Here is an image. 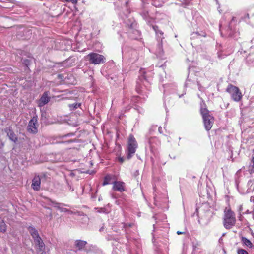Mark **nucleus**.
Masks as SVG:
<instances>
[{
	"label": "nucleus",
	"instance_id": "1",
	"mask_svg": "<svg viewBox=\"0 0 254 254\" xmlns=\"http://www.w3.org/2000/svg\"><path fill=\"white\" fill-rule=\"evenodd\" d=\"M236 223L235 215L229 208H226L224 210L223 218L224 226L226 229H230L235 225Z\"/></svg>",
	"mask_w": 254,
	"mask_h": 254
},
{
	"label": "nucleus",
	"instance_id": "2",
	"mask_svg": "<svg viewBox=\"0 0 254 254\" xmlns=\"http://www.w3.org/2000/svg\"><path fill=\"white\" fill-rule=\"evenodd\" d=\"M201 114L203 119L205 128L206 130H209L214 123V118L209 114V111L205 108L201 107Z\"/></svg>",
	"mask_w": 254,
	"mask_h": 254
},
{
	"label": "nucleus",
	"instance_id": "3",
	"mask_svg": "<svg viewBox=\"0 0 254 254\" xmlns=\"http://www.w3.org/2000/svg\"><path fill=\"white\" fill-rule=\"evenodd\" d=\"M86 60H88L90 64H99L105 62L106 58L104 56L96 53H91L85 57Z\"/></svg>",
	"mask_w": 254,
	"mask_h": 254
},
{
	"label": "nucleus",
	"instance_id": "4",
	"mask_svg": "<svg viewBox=\"0 0 254 254\" xmlns=\"http://www.w3.org/2000/svg\"><path fill=\"white\" fill-rule=\"evenodd\" d=\"M137 143L135 138L131 135H129L127 143V158L130 159L136 151Z\"/></svg>",
	"mask_w": 254,
	"mask_h": 254
},
{
	"label": "nucleus",
	"instance_id": "5",
	"mask_svg": "<svg viewBox=\"0 0 254 254\" xmlns=\"http://www.w3.org/2000/svg\"><path fill=\"white\" fill-rule=\"evenodd\" d=\"M227 91L231 95L234 101L238 102L241 100L242 94L237 87L229 85L227 88Z\"/></svg>",
	"mask_w": 254,
	"mask_h": 254
},
{
	"label": "nucleus",
	"instance_id": "6",
	"mask_svg": "<svg viewBox=\"0 0 254 254\" xmlns=\"http://www.w3.org/2000/svg\"><path fill=\"white\" fill-rule=\"evenodd\" d=\"M38 126L37 117H33L29 121L27 127L29 132L35 133L37 132V127Z\"/></svg>",
	"mask_w": 254,
	"mask_h": 254
},
{
	"label": "nucleus",
	"instance_id": "7",
	"mask_svg": "<svg viewBox=\"0 0 254 254\" xmlns=\"http://www.w3.org/2000/svg\"><path fill=\"white\" fill-rule=\"evenodd\" d=\"M34 242L36 246V248L38 253L41 252L43 253L45 249V244L40 237L36 239Z\"/></svg>",
	"mask_w": 254,
	"mask_h": 254
},
{
	"label": "nucleus",
	"instance_id": "8",
	"mask_svg": "<svg viewBox=\"0 0 254 254\" xmlns=\"http://www.w3.org/2000/svg\"><path fill=\"white\" fill-rule=\"evenodd\" d=\"M41 179L39 176H36L32 181L31 187L35 190H38L40 188Z\"/></svg>",
	"mask_w": 254,
	"mask_h": 254
},
{
	"label": "nucleus",
	"instance_id": "9",
	"mask_svg": "<svg viewBox=\"0 0 254 254\" xmlns=\"http://www.w3.org/2000/svg\"><path fill=\"white\" fill-rule=\"evenodd\" d=\"M125 184L120 181H115L113 183V189L115 190L122 192L125 191Z\"/></svg>",
	"mask_w": 254,
	"mask_h": 254
},
{
	"label": "nucleus",
	"instance_id": "10",
	"mask_svg": "<svg viewBox=\"0 0 254 254\" xmlns=\"http://www.w3.org/2000/svg\"><path fill=\"white\" fill-rule=\"evenodd\" d=\"M49 100L50 97L48 95V93H44L39 101V106L40 107L44 106V105L47 104L49 102Z\"/></svg>",
	"mask_w": 254,
	"mask_h": 254
},
{
	"label": "nucleus",
	"instance_id": "11",
	"mask_svg": "<svg viewBox=\"0 0 254 254\" xmlns=\"http://www.w3.org/2000/svg\"><path fill=\"white\" fill-rule=\"evenodd\" d=\"M49 205H51L57 209L60 210L61 212H66L68 210L66 208H63L62 206L63 205L61 203H58L54 201H51V200H49Z\"/></svg>",
	"mask_w": 254,
	"mask_h": 254
},
{
	"label": "nucleus",
	"instance_id": "12",
	"mask_svg": "<svg viewBox=\"0 0 254 254\" xmlns=\"http://www.w3.org/2000/svg\"><path fill=\"white\" fill-rule=\"evenodd\" d=\"M28 230L34 240L40 237L37 230L34 227L31 226H29L28 227Z\"/></svg>",
	"mask_w": 254,
	"mask_h": 254
},
{
	"label": "nucleus",
	"instance_id": "13",
	"mask_svg": "<svg viewBox=\"0 0 254 254\" xmlns=\"http://www.w3.org/2000/svg\"><path fill=\"white\" fill-rule=\"evenodd\" d=\"M241 241L243 245L252 248L253 247V245L250 240L246 238V237H242L241 238Z\"/></svg>",
	"mask_w": 254,
	"mask_h": 254
},
{
	"label": "nucleus",
	"instance_id": "14",
	"mask_svg": "<svg viewBox=\"0 0 254 254\" xmlns=\"http://www.w3.org/2000/svg\"><path fill=\"white\" fill-rule=\"evenodd\" d=\"M7 135L8 136L9 139L14 141L16 142L17 140V138L16 136V135L14 134L13 132L11 130H8V131L7 132Z\"/></svg>",
	"mask_w": 254,
	"mask_h": 254
},
{
	"label": "nucleus",
	"instance_id": "15",
	"mask_svg": "<svg viewBox=\"0 0 254 254\" xmlns=\"http://www.w3.org/2000/svg\"><path fill=\"white\" fill-rule=\"evenodd\" d=\"M86 244V242L82 240L76 241V246L79 249H82Z\"/></svg>",
	"mask_w": 254,
	"mask_h": 254
},
{
	"label": "nucleus",
	"instance_id": "16",
	"mask_svg": "<svg viewBox=\"0 0 254 254\" xmlns=\"http://www.w3.org/2000/svg\"><path fill=\"white\" fill-rule=\"evenodd\" d=\"M6 230V226L4 221L0 218V231L4 232Z\"/></svg>",
	"mask_w": 254,
	"mask_h": 254
},
{
	"label": "nucleus",
	"instance_id": "17",
	"mask_svg": "<svg viewBox=\"0 0 254 254\" xmlns=\"http://www.w3.org/2000/svg\"><path fill=\"white\" fill-rule=\"evenodd\" d=\"M153 28L154 30V31H155L157 36L158 37L162 39L163 38L162 36H163V33L162 31L159 30L158 29V27L156 26H153Z\"/></svg>",
	"mask_w": 254,
	"mask_h": 254
},
{
	"label": "nucleus",
	"instance_id": "18",
	"mask_svg": "<svg viewBox=\"0 0 254 254\" xmlns=\"http://www.w3.org/2000/svg\"><path fill=\"white\" fill-rule=\"evenodd\" d=\"M111 179V176L110 175H107L104 179V181L103 183V185H106L110 183V180Z\"/></svg>",
	"mask_w": 254,
	"mask_h": 254
},
{
	"label": "nucleus",
	"instance_id": "19",
	"mask_svg": "<svg viewBox=\"0 0 254 254\" xmlns=\"http://www.w3.org/2000/svg\"><path fill=\"white\" fill-rule=\"evenodd\" d=\"M237 252L238 254H249L246 250L243 249H238Z\"/></svg>",
	"mask_w": 254,
	"mask_h": 254
},
{
	"label": "nucleus",
	"instance_id": "20",
	"mask_svg": "<svg viewBox=\"0 0 254 254\" xmlns=\"http://www.w3.org/2000/svg\"><path fill=\"white\" fill-rule=\"evenodd\" d=\"M80 105V104L77 103H73L69 105L70 108L72 109H74L77 108Z\"/></svg>",
	"mask_w": 254,
	"mask_h": 254
},
{
	"label": "nucleus",
	"instance_id": "21",
	"mask_svg": "<svg viewBox=\"0 0 254 254\" xmlns=\"http://www.w3.org/2000/svg\"><path fill=\"white\" fill-rule=\"evenodd\" d=\"M66 2H71L73 4H76L77 2V0H64Z\"/></svg>",
	"mask_w": 254,
	"mask_h": 254
},
{
	"label": "nucleus",
	"instance_id": "22",
	"mask_svg": "<svg viewBox=\"0 0 254 254\" xmlns=\"http://www.w3.org/2000/svg\"><path fill=\"white\" fill-rule=\"evenodd\" d=\"M252 168L251 169V171L253 172H254V157L252 158Z\"/></svg>",
	"mask_w": 254,
	"mask_h": 254
},
{
	"label": "nucleus",
	"instance_id": "23",
	"mask_svg": "<svg viewBox=\"0 0 254 254\" xmlns=\"http://www.w3.org/2000/svg\"><path fill=\"white\" fill-rule=\"evenodd\" d=\"M118 160L120 162L123 163L124 161V158L122 157H120L118 158Z\"/></svg>",
	"mask_w": 254,
	"mask_h": 254
},
{
	"label": "nucleus",
	"instance_id": "24",
	"mask_svg": "<svg viewBox=\"0 0 254 254\" xmlns=\"http://www.w3.org/2000/svg\"><path fill=\"white\" fill-rule=\"evenodd\" d=\"M250 201L254 203V197L251 196L250 198Z\"/></svg>",
	"mask_w": 254,
	"mask_h": 254
},
{
	"label": "nucleus",
	"instance_id": "25",
	"mask_svg": "<svg viewBox=\"0 0 254 254\" xmlns=\"http://www.w3.org/2000/svg\"><path fill=\"white\" fill-rule=\"evenodd\" d=\"M177 234L178 235L184 234V232L178 231Z\"/></svg>",
	"mask_w": 254,
	"mask_h": 254
},
{
	"label": "nucleus",
	"instance_id": "26",
	"mask_svg": "<svg viewBox=\"0 0 254 254\" xmlns=\"http://www.w3.org/2000/svg\"><path fill=\"white\" fill-rule=\"evenodd\" d=\"M137 92H140V91L138 89H137Z\"/></svg>",
	"mask_w": 254,
	"mask_h": 254
}]
</instances>
